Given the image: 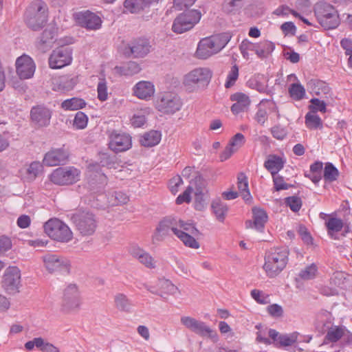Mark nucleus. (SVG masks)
Returning a JSON list of instances; mask_svg holds the SVG:
<instances>
[{
    "instance_id": "5701e85b",
    "label": "nucleus",
    "mask_w": 352,
    "mask_h": 352,
    "mask_svg": "<svg viewBox=\"0 0 352 352\" xmlns=\"http://www.w3.org/2000/svg\"><path fill=\"white\" fill-rule=\"evenodd\" d=\"M57 31L58 28L56 27V25L49 24L41 34L37 43V47L43 51L50 48L56 40L55 37L57 34Z\"/></svg>"
},
{
    "instance_id": "f257e3e1",
    "label": "nucleus",
    "mask_w": 352,
    "mask_h": 352,
    "mask_svg": "<svg viewBox=\"0 0 352 352\" xmlns=\"http://www.w3.org/2000/svg\"><path fill=\"white\" fill-rule=\"evenodd\" d=\"M231 36L225 32L201 40L195 52L197 58L206 59L220 52L230 41Z\"/></svg>"
},
{
    "instance_id": "dca6fc26",
    "label": "nucleus",
    "mask_w": 352,
    "mask_h": 352,
    "mask_svg": "<svg viewBox=\"0 0 352 352\" xmlns=\"http://www.w3.org/2000/svg\"><path fill=\"white\" fill-rule=\"evenodd\" d=\"M182 105L179 98L170 93L164 94L156 102L157 110L164 114H173L178 111Z\"/></svg>"
},
{
    "instance_id": "bb28decb",
    "label": "nucleus",
    "mask_w": 352,
    "mask_h": 352,
    "mask_svg": "<svg viewBox=\"0 0 352 352\" xmlns=\"http://www.w3.org/2000/svg\"><path fill=\"white\" fill-rule=\"evenodd\" d=\"M133 93L140 99L148 100L155 93L154 85L148 81H140L135 85Z\"/></svg>"
},
{
    "instance_id": "6ab92c4d",
    "label": "nucleus",
    "mask_w": 352,
    "mask_h": 352,
    "mask_svg": "<svg viewBox=\"0 0 352 352\" xmlns=\"http://www.w3.org/2000/svg\"><path fill=\"white\" fill-rule=\"evenodd\" d=\"M52 111L44 104H38L32 107L30 111L31 121L38 127L50 125Z\"/></svg>"
},
{
    "instance_id": "e2e57ef3",
    "label": "nucleus",
    "mask_w": 352,
    "mask_h": 352,
    "mask_svg": "<svg viewBox=\"0 0 352 352\" xmlns=\"http://www.w3.org/2000/svg\"><path fill=\"white\" fill-rule=\"evenodd\" d=\"M245 143V137L241 133H238L234 135L230 140L229 144L236 151L241 147Z\"/></svg>"
},
{
    "instance_id": "09e8293b",
    "label": "nucleus",
    "mask_w": 352,
    "mask_h": 352,
    "mask_svg": "<svg viewBox=\"0 0 352 352\" xmlns=\"http://www.w3.org/2000/svg\"><path fill=\"white\" fill-rule=\"evenodd\" d=\"M299 333L293 332L289 334L280 335L278 337L279 344L283 346H292L298 340Z\"/></svg>"
},
{
    "instance_id": "412c9836",
    "label": "nucleus",
    "mask_w": 352,
    "mask_h": 352,
    "mask_svg": "<svg viewBox=\"0 0 352 352\" xmlns=\"http://www.w3.org/2000/svg\"><path fill=\"white\" fill-rule=\"evenodd\" d=\"M109 138V148L115 153L124 152L131 147V138L128 134L113 131Z\"/></svg>"
},
{
    "instance_id": "0eeeda50",
    "label": "nucleus",
    "mask_w": 352,
    "mask_h": 352,
    "mask_svg": "<svg viewBox=\"0 0 352 352\" xmlns=\"http://www.w3.org/2000/svg\"><path fill=\"white\" fill-rule=\"evenodd\" d=\"M212 77V73L208 68H196L187 74L184 80V85L189 92H192L206 86Z\"/></svg>"
},
{
    "instance_id": "0e129e2a",
    "label": "nucleus",
    "mask_w": 352,
    "mask_h": 352,
    "mask_svg": "<svg viewBox=\"0 0 352 352\" xmlns=\"http://www.w3.org/2000/svg\"><path fill=\"white\" fill-rule=\"evenodd\" d=\"M45 343V342L42 338H34L32 340L27 342L25 344V347L27 350L30 351L36 346L41 351V348L43 347Z\"/></svg>"
},
{
    "instance_id": "13d9d810",
    "label": "nucleus",
    "mask_w": 352,
    "mask_h": 352,
    "mask_svg": "<svg viewBox=\"0 0 352 352\" xmlns=\"http://www.w3.org/2000/svg\"><path fill=\"white\" fill-rule=\"evenodd\" d=\"M272 178L274 186V188L276 191L287 190L292 186V185L285 182L283 177L278 175L277 174L272 175Z\"/></svg>"
},
{
    "instance_id": "473e14b6",
    "label": "nucleus",
    "mask_w": 352,
    "mask_h": 352,
    "mask_svg": "<svg viewBox=\"0 0 352 352\" xmlns=\"http://www.w3.org/2000/svg\"><path fill=\"white\" fill-rule=\"evenodd\" d=\"M114 306L120 311L129 313L133 305L128 297L124 294H117L114 296Z\"/></svg>"
},
{
    "instance_id": "4d7b16f0",
    "label": "nucleus",
    "mask_w": 352,
    "mask_h": 352,
    "mask_svg": "<svg viewBox=\"0 0 352 352\" xmlns=\"http://www.w3.org/2000/svg\"><path fill=\"white\" fill-rule=\"evenodd\" d=\"M238 77H239V68L236 65H234L231 67V70L230 71V72L227 76V80L225 83V87L226 88H230V87H232L234 85L236 80L238 79Z\"/></svg>"
},
{
    "instance_id": "49530a36",
    "label": "nucleus",
    "mask_w": 352,
    "mask_h": 352,
    "mask_svg": "<svg viewBox=\"0 0 352 352\" xmlns=\"http://www.w3.org/2000/svg\"><path fill=\"white\" fill-rule=\"evenodd\" d=\"M344 336V329L340 327L331 328L325 336L324 340L331 342L338 341Z\"/></svg>"
},
{
    "instance_id": "c03bdc74",
    "label": "nucleus",
    "mask_w": 352,
    "mask_h": 352,
    "mask_svg": "<svg viewBox=\"0 0 352 352\" xmlns=\"http://www.w3.org/2000/svg\"><path fill=\"white\" fill-rule=\"evenodd\" d=\"M338 175V170L333 165V164L328 162L325 164L323 175L325 181L329 182L336 181Z\"/></svg>"
},
{
    "instance_id": "6e6d98bb",
    "label": "nucleus",
    "mask_w": 352,
    "mask_h": 352,
    "mask_svg": "<svg viewBox=\"0 0 352 352\" xmlns=\"http://www.w3.org/2000/svg\"><path fill=\"white\" fill-rule=\"evenodd\" d=\"M285 203L293 212L299 211L302 207V200L300 197L296 196L285 198Z\"/></svg>"
},
{
    "instance_id": "3c124183",
    "label": "nucleus",
    "mask_w": 352,
    "mask_h": 352,
    "mask_svg": "<svg viewBox=\"0 0 352 352\" xmlns=\"http://www.w3.org/2000/svg\"><path fill=\"white\" fill-rule=\"evenodd\" d=\"M318 270L317 266L312 263L307 266L305 269H302L299 272V277L303 280H310L316 276Z\"/></svg>"
},
{
    "instance_id": "a18cd8bd",
    "label": "nucleus",
    "mask_w": 352,
    "mask_h": 352,
    "mask_svg": "<svg viewBox=\"0 0 352 352\" xmlns=\"http://www.w3.org/2000/svg\"><path fill=\"white\" fill-rule=\"evenodd\" d=\"M42 170L43 165L40 162H32L26 172V179L29 182L34 180L42 171Z\"/></svg>"
},
{
    "instance_id": "ea45409f",
    "label": "nucleus",
    "mask_w": 352,
    "mask_h": 352,
    "mask_svg": "<svg viewBox=\"0 0 352 352\" xmlns=\"http://www.w3.org/2000/svg\"><path fill=\"white\" fill-rule=\"evenodd\" d=\"M189 186H192V191L195 188V192H208L206 190V182L199 172L195 173L194 179L190 182Z\"/></svg>"
},
{
    "instance_id": "37998d69",
    "label": "nucleus",
    "mask_w": 352,
    "mask_h": 352,
    "mask_svg": "<svg viewBox=\"0 0 352 352\" xmlns=\"http://www.w3.org/2000/svg\"><path fill=\"white\" fill-rule=\"evenodd\" d=\"M305 124L309 129H318L322 126L320 118L316 113L311 111L306 114Z\"/></svg>"
},
{
    "instance_id": "69168bd1",
    "label": "nucleus",
    "mask_w": 352,
    "mask_h": 352,
    "mask_svg": "<svg viewBox=\"0 0 352 352\" xmlns=\"http://www.w3.org/2000/svg\"><path fill=\"white\" fill-rule=\"evenodd\" d=\"M60 82L63 84V89L69 90L74 88V87L78 83V80L77 76L72 78L63 77Z\"/></svg>"
},
{
    "instance_id": "9d476101",
    "label": "nucleus",
    "mask_w": 352,
    "mask_h": 352,
    "mask_svg": "<svg viewBox=\"0 0 352 352\" xmlns=\"http://www.w3.org/2000/svg\"><path fill=\"white\" fill-rule=\"evenodd\" d=\"M80 171L73 167H59L50 175V180L55 184L63 186L73 184L80 179Z\"/></svg>"
},
{
    "instance_id": "ddd939ff",
    "label": "nucleus",
    "mask_w": 352,
    "mask_h": 352,
    "mask_svg": "<svg viewBox=\"0 0 352 352\" xmlns=\"http://www.w3.org/2000/svg\"><path fill=\"white\" fill-rule=\"evenodd\" d=\"M72 60V50L69 46H61L54 50L49 58L52 69H60L69 65Z\"/></svg>"
},
{
    "instance_id": "bf43d9fd",
    "label": "nucleus",
    "mask_w": 352,
    "mask_h": 352,
    "mask_svg": "<svg viewBox=\"0 0 352 352\" xmlns=\"http://www.w3.org/2000/svg\"><path fill=\"white\" fill-rule=\"evenodd\" d=\"M117 157L116 155H109L103 153L100 157V163L103 166H107L109 168H116V164H117Z\"/></svg>"
},
{
    "instance_id": "de8ad7c7",
    "label": "nucleus",
    "mask_w": 352,
    "mask_h": 352,
    "mask_svg": "<svg viewBox=\"0 0 352 352\" xmlns=\"http://www.w3.org/2000/svg\"><path fill=\"white\" fill-rule=\"evenodd\" d=\"M208 192H195V208L197 210H203L207 205Z\"/></svg>"
},
{
    "instance_id": "a19ab883",
    "label": "nucleus",
    "mask_w": 352,
    "mask_h": 352,
    "mask_svg": "<svg viewBox=\"0 0 352 352\" xmlns=\"http://www.w3.org/2000/svg\"><path fill=\"white\" fill-rule=\"evenodd\" d=\"M274 44L272 42L265 41L258 43L256 55L260 58H266L274 50Z\"/></svg>"
},
{
    "instance_id": "39448f33",
    "label": "nucleus",
    "mask_w": 352,
    "mask_h": 352,
    "mask_svg": "<svg viewBox=\"0 0 352 352\" xmlns=\"http://www.w3.org/2000/svg\"><path fill=\"white\" fill-rule=\"evenodd\" d=\"M314 13L319 23L324 29H334L340 24L338 11L328 3L322 1L316 3Z\"/></svg>"
},
{
    "instance_id": "f8f14e48",
    "label": "nucleus",
    "mask_w": 352,
    "mask_h": 352,
    "mask_svg": "<svg viewBox=\"0 0 352 352\" xmlns=\"http://www.w3.org/2000/svg\"><path fill=\"white\" fill-rule=\"evenodd\" d=\"M177 228V220L172 217H166L162 219L155 229L153 235V243L162 241L170 232H173L177 236L180 232Z\"/></svg>"
},
{
    "instance_id": "6e6552de",
    "label": "nucleus",
    "mask_w": 352,
    "mask_h": 352,
    "mask_svg": "<svg viewBox=\"0 0 352 352\" xmlns=\"http://www.w3.org/2000/svg\"><path fill=\"white\" fill-rule=\"evenodd\" d=\"M45 232L52 239L60 242L72 240L73 233L62 221L56 218L50 219L43 226Z\"/></svg>"
},
{
    "instance_id": "2eb2a0df",
    "label": "nucleus",
    "mask_w": 352,
    "mask_h": 352,
    "mask_svg": "<svg viewBox=\"0 0 352 352\" xmlns=\"http://www.w3.org/2000/svg\"><path fill=\"white\" fill-rule=\"evenodd\" d=\"M151 45L148 39L140 37L131 41L125 47V54L135 58H144L150 52Z\"/></svg>"
},
{
    "instance_id": "a878e982",
    "label": "nucleus",
    "mask_w": 352,
    "mask_h": 352,
    "mask_svg": "<svg viewBox=\"0 0 352 352\" xmlns=\"http://www.w3.org/2000/svg\"><path fill=\"white\" fill-rule=\"evenodd\" d=\"M131 256L136 258L141 264L149 269L155 267V261L151 254L138 246H133L130 250Z\"/></svg>"
},
{
    "instance_id": "680f3d73",
    "label": "nucleus",
    "mask_w": 352,
    "mask_h": 352,
    "mask_svg": "<svg viewBox=\"0 0 352 352\" xmlns=\"http://www.w3.org/2000/svg\"><path fill=\"white\" fill-rule=\"evenodd\" d=\"M345 274L342 272H336L330 279V283L336 287H342L345 282Z\"/></svg>"
},
{
    "instance_id": "423d86ee",
    "label": "nucleus",
    "mask_w": 352,
    "mask_h": 352,
    "mask_svg": "<svg viewBox=\"0 0 352 352\" xmlns=\"http://www.w3.org/2000/svg\"><path fill=\"white\" fill-rule=\"evenodd\" d=\"M81 305L80 292L76 283L67 284L63 290L60 310L65 314L77 311Z\"/></svg>"
},
{
    "instance_id": "20e7f679",
    "label": "nucleus",
    "mask_w": 352,
    "mask_h": 352,
    "mask_svg": "<svg viewBox=\"0 0 352 352\" xmlns=\"http://www.w3.org/2000/svg\"><path fill=\"white\" fill-rule=\"evenodd\" d=\"M71 220L82 236L93 235L98 227L96 217L90 211L78 210L72 214Z\"/></svg>"
},
{
    "instance_id": "e433bc0d",
    "label": "nucleus",
    "mask_w": 352,
    "mask_h": 352,
    "mask_svg": "<svg viewBox=\"0 0 352 352\" xmlns=\"http://www.w3.org/2000/svg\"><path fill=\"white\" fill-rule=\"evenodd\" d=\"M238 189L241 192V196L245 200H249L251 198V195L248 188V182L246 175L240 173L238 175Z\"/></svg>"
},
{
    "instance_id": "7ed1b4c3",
    "label": "nucleus",
    "mask_w": 352,
    "mask_h": 352,
    "mask_svg": "<svg viewBox=\"0 0 352 352\" xmlns=\"http://www.w3.org/2000/svg\"><path fill=\"white\" fill-rule=\"evenodd\" d=\"M47 21V6L41 0L32 2L26 10V24L32 30L41 29Z\"/></svg>"
},
{
    "instance_id": "aec40b11",
    "label": "nucleus",
    "mask_w": 352,
    "mask_h": 352,
    "mask_svg": "<svg viewBox=\"0 0 352 352\" xmlns=\"http://www.w3.org/2000/svg\"><path fill=\"white\" fill-rule=\"evenodd\" d=\"M74 16L80 26L88 30H98L101 27L100 17L89 10L76 12Z\"/></svg>"
},
{
    "instance_id": "f03ea898",
    "label": "nucleus",
    "mask_w": 352,
    "mask_h": 352,
    "mask_svg": "<svg viewBox=\"0 0 352 352\" xmlns=\"http://www.w3.org/2000/svg\"><path fill=\"white\" fill-rule=\"evenodd\" d=\"M289 250L287 248H276L266 253L263 269L267 275L276 276L285 267L288 261Z\"/></svg>"
},
{
    "instance_id": "2f4dec72",
    "label": "nucleus",
    "mask_w": 352,
    "mask_h": 352,
    "mask_svg": "<svg viewBox=\"0 0 352 352\" xmlns=\"http://www.w3.org/2000/svg\"><path fill=\"white\" fill-rule=\"evenodd\" d=\"M151 5L149 0H125L124 8L131 13H138Z\"/></svg>"
},
{
    "instance_id": "b1692460",
    "label": "nucleus",
    "mask_w": 352,
    "mask_h": 352,
    "mask_svg": "<svg viewBox=\"0 0 352 352\" xmlns=\"http://www.w3.org/2000/svg\"><path fill=\"white\" fill-rule=\"evenodd\" d=\"M68 157L69 153L64 148L54 149L45 154L43 163L49 166H58L65 163Z\"/></svg>"
},
{
    "instance_id": "338daca9",
    "label": "nucleus",
    "mask_w": 352,
    "mask_h": 352,
    "mask_svg": "<svg viewBox=\"0 0 352 352\" xmlns=\"http://www.w3.org/2000/svg\"><path fill=\"white\" fill-rule=\"evenodd\" d=\"M272 136L279 140H283L287 134L286 129L280 126H274L271 129Z\"/></svg>"
},
{
    "instance_id": "a211bd4d",
    "label": "nucleus",
    "mask_w": 352,
    "mask_h": 352,
    "mask_svg": "<svg viewBox=\"0 0 352 352\" xmlns=\"http://www.w3.org/2000/svg\"><path fill=\"white\" fill-rule=\"evenodd\" d=\"M144 287L151 293L158 295L165 300L167 299L168 296L179 292L177 287L165 278L158 279L155 286L144 285Z\"/></svg>"
},
{
    "instance_id": "393cba45",
    "label": "nucleus",
    "mask_w": 352,
    "mask_h": 352,
    "mask_svg": "<svg viewBox=\"0 0 352 352\" xmlns=\"http://www.w3.org/2000/svg\"><path fill=\"white\" fill-rule=\"evenodd\" d=\"M230 100L235 102L231 107V111L234 114H239L246 111L251 102L249 96L241 92L231 95Z\"/></svg>"
},
{
    "instance_id": "72a5a7b5",
    "label": "nucleus",
    "mask_w": 352,
    "mask_h": 352,
    "mask_svg": "<svg viewBox=\"0 0 352 352\" xmlns=\"http://www.w3.org/2000/svg\"><path fill=\"white\" fill-rule=\"evenodd\" d=\"M211 208L217 219L219 221L223 222L228 210L227 205L220 199L217 198L212 201Z\"/></svg>"
},
{
    "instance_id": "7c9ffc66",
    "label": "nucleus",
    "mask_w": 352,
    "mask_h": 352,
    "mask_svg": "<svg viewBox=\"0 0 352 352\" xmlns=\"http://www.w3.org/2000/svg\"><path fill=\"white\" fill-rule=\"evenodd\" d=\"M161 133L152 130L144 133L140 139V143L145 147H152L159 144L161 140Z\"/></svg>"
},
{
    "instance_id": "774afa93",
    "label": "nucleus",
    "mask_w": 352,
    "mask_h": 352,
    "mask_svg": "<svg viewBox=\"0 0 352 352\" xmlns=\"http://www.w3.org/2000/svg\"><path fill=\"white\" fill-rule=\"evenodd\" d=\"M192 192V186H188L186 190L177 197L176 204H182L184 202L189 203L191 199L190 194Z\"/></svg>"
},
{
    "instance_id": "052dcab7",
    "label": "nucleus",
    "mask_w": 352,
    "mask_h": 352,
    "mask_svg": "<svg viewBox=\"0 0 352 352\" xmlns=\"http://www.w3.org/2000/svg\"><path fill=\"white\" fill-rule=\"evenodd\" d=\"M98 98L100 101H105L107 100V86L104 79L101 80L97 86Z\"/></svg>"
},
{
    "instance_id": "4be33fe9",
    "label": "nucleus",
    "mask_w": 352,
    "mask_h": 352,
    "mask_svg": "<svg viewBox=\"0 0 352 352\" xmlns=\"http://www.w3.org/2000/svg\"><path fill=\"white\" fill-rule=\"evenodd\" d=\"M252 212V220H247L245 227L246 228H254L262 232L268 219L267 214L265 210L258 207H254Z\"/></svg>"
},
{
    "instance_id": "c9c22d12",
    "label": "nucleus",
    "mask_w": 352,
    "mask_h": 352,
    "mask_svg": "<svg viewBox=\"0 0 352 352\" xmlns=\"http://www.w3.org/2000/svg\"><path fill=\"white\" fill-rule=\"evenodd\" d=\"M22 80V56H19L16 60V76H12L10 82L16 89H21Z\"/></svg>"
},
{
    "instance_id": "9b49d317",
    "label": "nucleus",
    "mask_w": 352,
    "mask_h": 352,
    "mask_svg": "<svg viewBox=\"0 0 352 352\" xmlns=\"http://www.w3.org/2000/svg\"><path fill=\"white\" fill-rule=\"evenodd\" d=\"M1 287L8 294H15L20 292L21 271L17 267H8L3 276Z\"/></svg>"
},
{
    "instance_id": "1a4fd4ad",
    "label": "nucleus",
    "mask_w": 352,
    "mask_h": 352,
    "mask_svg": "<svg viewBox=\"0 0 352 352\" xmlns=\"http://www.w3.org/2000/svg\"><path fill=\"white\" fill-rule=\"evenodd\" d=\"M201 16V14L197 10H189L175 18L172 30L174 32L182 34L192 29L197 23Z\"/></svg>"
},
{
    "instance_id": "c756f323",
    "label": "nucleus",
    "mask_w": 352,
    "mask_h": 352,
    "mask_svg": "<svg viewBox=\"0 0 352 352\" xmlns=\"http://www.w3.org/2000/svg\"><path fill=\"white\" fill-rule=\"evenodd\" d=\"M140 65L135 61H129L122 66H116L115 72L121 76H133L141 71Z\"/></svg>"
},
{
    "instance_id": "cd10ccee",
    "label": "nucleus",
    "mask_w": 352,
    "mask_h": 352,
    "mask_svg": "<svg viewBox=\"0 0 352 352\" xmlns=\"http://www.w3.org/2000/svg\"><path fill=\"white\" fill-rule=\"evenodd\" d=\"M285 161L282 157L270 155L264 163L265 168L272 174L276 175L284 166Z\"/></svg>"
},
{
    "instance_id": "79ce46f5",
    "label": "nucleus",
    "mask_w": 352,
    "mask_h": 352,
    "mask_svg": "<svg viewBox=\"0 0 352 352\" xmlns=\"http://www.w3.org/2000/svg\"><path fill=\"white\" fill-rule=\"evenodd\" d=\"M177 237L184 243L186 246L191 248L197 249L199 248V243L194 238L193 235L185 232L182 230L178 232Z\"/></svg>"
},
{
    "instance_id": "58836bf2",
    "label": "nucleus",
    "mask_w": 352,
    "mask_h": 352,
    "mask_svg": "<svg viewBox=\"0 0 352 352\" xmlns=\"http://www.w3.org/2000/svg\"><path fill=\"white\" fill-rule=\"evenodd\" d=\"M325 225L328 230V234L332 239H336L334 236V234L340 232L343 228V221L340 219L331 217L327 221Z\"/></svg>"
},
{
    "instance_id": "c85d7f7f",
    "label": "nucleus",
    "mask_w": 352,
    "mask_h": 352,
    "mask_svg": "<svg viewBox=\"0 0 352 352\" xmlns=\"http://www.w3.org/2000/svg\"><path fill=\"white\" fill-rule=\"evenodd\" d=\"M307 85L316 95H324V98H328L329 96H330L331 89L325 82L318 79H311Z\"/></svg>"
},
{
    "instance_id": "f3484780",
    "label": "nucleus",
    "mask_w": 352,
    "mask_h": 352,
    "mask_svg": "<svg viewBox=\"0 0 352 352\" xmlns=\"http://www.w3.org/2000/svg\"><path fill=\"white\" fill-rule=\"evenodd\" d=\"M181 323L186 328L200 336L213 338V334H216L205 322L190 316H182Z\"/></svg>"
},
{
    "instance_id": "8fccbe9b",
    "label": "nucleus",
    "mask_w": 352,
    "mask_h": 352,
    "mask_svg": "<svg viewBox=\"0 0 352 352\" xmlns=\"http://www.w3.org/2000/svg\"><path fill=\"white\" fill-rule=\"evenodd\" d=\"M289 93L292 98L299 100L304 98L305 90L301 85L293 83L289 88Z\"/></svg>"
},
{
    "instance_id": "864d4df0",
    "label": "nucleus",
    "mask_w": 352,
    "mask_h": 352,
    "mask_svg": "<svg viewBox=\"0 0 352 352\" xmlns=\"http://www.w3.org/2000/svg\"><path fill=\"white\" fill-rule=\"evenodd\" d=\"M87 115L82 111H78L74 117L73 125L77 129H83L87 126Z\"/></svg>"
},
{
    "instance_id": "603ef678",
    "label": "nucleus",
    "mask_w": 352,
    "mask_h": 352,
    "mask_svg": "<svg viewBox=\"0 0 352 352\" xmlns=\"http://www.w3.org/2000/svg\"><path fill=\"white\" fill-rule=\"evenodd\" d=\"M311 104L309 108L310 111L312 113H317L318 111H320L322 113H325L327 111V104L322 100H320L319 98H314L310 100Z\"/></svg>"
},
{
    "instance_id": "4c0bfd02",
    "label": "nucleus",
    "mask_w": 352,
    "mask_h": 352,
    "mask_svg": "<svg viewBox=\"0 0 352 352\" xmlns=\"http://www.w3.org/2000/svg\"><path fill=\"white\" fill-rule=\"evenodd\" d=\"M36 70V65L31 57L23 54V79L33 77Z\"/></svg>"
},
{
    "instance_id": "5fc2aeb1",
    "label": "nucleus",
    "mask_w": 352,
    "mask_h": 352,
    "mask_svg": "<svg viewBox=\"0 0 352 352\" xmlns=\"http://www.w3.org/2000/svg\"><path fill=\"white\" fill-rule=\"evenodd\" d=\"M177 228H182L194 236L201 234L200 232L196 228L195 224L192 222H184L182 220H177Z\"/></svg>"
},
{
    "instance_id": "f704fd0d",
    "label": "nucleus",
    "mask_w": 352,
    "mask_h": 352,
    "mask_svg": "<svg viewBox=\"0 0 352 352\" xmlns=\"http://www.w3.org/2000/svg\"><path fill=\"white\" fill-rule=\"evenodd\" d=\"M85 101L79 98H72L61 103V108L66 111H75L85 107Z\"/></svg>"
},
{
    "instance_id": "4468645a",
    "label": "nucleus",
    "mask_w": 352,
    "mask_h": 352,
    "mask_svg": "<svg viewBox=\"0 0 352 352\" xmlns=\"http://www.w3.org/2000/svg\"><path fill=\"white\" fill-rule=\"evenodd\" d=\"M42 258L45 267L49 272L53 273L59 272L66 274L69 273L71 265L67 258L48 253L44 255Z\"/></svg>"
}]
</instances>
